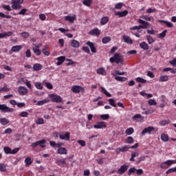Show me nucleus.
<instances>
[{
  "instance_id": "052dcab7",
  "label": "nucleus",
  "mask_w": 176,
  "mask_h": 176,
  "mask_svg": "<svg viewBox=\"0 0 176 176\" xmlns=\"http://www.w3.org/2000/svg\"><path fill=\"white\" fill-rule=\"evenodd\" d=\"M116 9L120 10L123 8V3H118L115 5Z\"/></svg>"
},
{
  "instance_id": "a18cd8bd",
  "label": "nucleus",
  "mask_w": 176,
  "mask_h": 176,
  "mask_svg": "<svg viewBox=\"0 0 176 176\" xmlns=\"http://www.w3.org/2000/svg\"><path fill=\"white\" fill-rule=\"evenodd\" d=\"M116 80H118V82H126L127 80V78L122 77V76H116L115 77Z\"/></svg>"
},
{
  "instance_id": "f03ea898",
  "label": "nucleus",
  "mask_w": 176,
  "mask_h": 176,
  "mask_svg": "<svg viewBox=\"0 0 176 176\" xmlns=\"http://www.w3.org/2000/svg\"><path fill=\"white\" fill-rule=\"evenodd\" d=\"M24 2V0H12V8L14 10L21 9V3Z\"/></svg>"
},
{
  "instance_id": "a878e982",
  "label": "nucleus",
  "mask_w": 176,
  "mask_h": 176,
  "mask_svg": "<svg viewBox=\"0 0 176 176\" xmlns=\"http://www.w3.org/2000/svg\"><path fill=\"white\" fill-rule=\"evenodd\" d=\"M58 63H56V65H61L65 61V56H61L56 58Z\"/></svg>"
},
{
  "instance_id": "49530a36",
  "label": "nucleus",
  "mask_w": 176,
  "mask_h": 176,
  "mask_svg": "<svg viewBox=\"0 0 176 176\" xmlns=\"http://www.w3.org/2000/svg\"><path fill=\"white\" fill-rule=\"evenodd\" d=\"M126 144H133L134 142V138L131 136H129L126 140H125Z\"/></svg>"
},
{
  "instance_id": "412c9836",
  "label": "nucleus",
  "mask_w": 176,
  "mask_h": 176,
  "mask_svg": "<svg viewBox=\"0 0 176 176\" xmlns=\"http://www.w3.org/2000/svg\"><path fill=\"white\" fill-rule=\"evenodd\" d=\"M96 73L98 75H102L103 76H105V75H107V70H105V68L104 67H100L97 69Z\"/></svg>"
},
{
  "instance_id": "39448f33",
  "label": "nucleus",
  "mask_w": 176,
  "mask_h": 176,
  "mask_svg": "<svg viewBox=\"0 0 176 176\" xmlns=\"http://www.w3.org/2000/svg\"><path fill=\"white\" fill-rule=\"evenodd\" d=\"M72 91L74 94H78V93H85V88L79 85H74L72 87Z\"/></svg>"
},
{
  "instance_id": "79ce46f5",
  "label": "nucleus",
  "mask_w": 176,
  "mask_h": 176,
  "mask_svg": "<svg viewBox=\"0 0 176 176\" xmlns=\"http://www.w3.org/2000/svg\"><path fill=\"white\" fill-rule=\"evenodd\" d=\"M3 151L6 155H12V148L9 146H5Z\"/></svg>"
},
{
  "instance_id": "e2e57ef3",
  "label": "nucleus",
  "mask_w": 176,
  "mask_h": 176,
  "mask_svg": "<svg viewBox=\"0 0 176 176\" xmlns=\"http://www.w3.org/2000/svg\"><path fill=\"white\" fill-rule=\"evenodd\" d=\"M32 54H31V50L30 49H28L25 52V56L28 58H30V57H31Z\"/></svg>"
},
{
  "instance_id": "69168bd1",
  "label": "nucleus",
  "mask_w": 176,
  "mask_h": 176,
  "mask_svg": "<svg viewBox=\"0 0 176 176\" xmlns=\"http://www.w3.org/2000/svg\"><path fill=\"white\" fill-rule=\"evenodd\" d=\"M112 75L114 76H116V75H124V72H120L119 70H116Z\"/></svg>"
},
{
  "instance_id": "2f4dec72",
  "label": "nucleus",
  "mask_w": 176,
  "mask_h": 176,
  "mask_svg": "<svg viewBox=\"0 0 176 176\" xmlns=\"http://www.w3.org/2000/svg\"><path fill=\"white\" fill-rule=\"evenodd\" d=\"M22 47L21 45H14L11 48L12 52L14 53H17V52H20L21 50Z\"/></svg>"
},
{
  "instance_id": "c03bdc74",
  "label": "nucleus",
  "mask_w": 176,
  "mask_h": 176,
  "mask_svg": "<svg viewBox=\"0 0 176 176\" xmlns=\"http://www.w3.org/2000/svg\"><path fill=\"white\" fill-rule=\"evenodd\" d=\"M161 140L164 142H167L168 141V135L166 133H163L161 135Z\"/></svg>"
},
{
  "instance_id": "f257e3e1",
  "label": "nucleus",
  "mask_w": 176,
  "mask_h": 176,
  "mask_svg": "<svg viewBox=\"0 0 176 176\" xmlns=\"http://www.w3.org/2000/svg\"><path fill=\"white\" fill-rule=\"evenodd\" d=\"M110 63H116V64H122L123 59L122 58V56L120 54H115L114 56L110 58Z\"/></svg>"
},
{
  "instance_id": "6e6552de",
  "label": "nucleus",
  "mask_w": 176,
  "mask_h": 176,
  "mask_svg": "<svg viewBox=\"0 0 176 176\" xmlns=\"http://www.w3.org/2000/svg\"><path fill=\"white\" fill-rule=\"evenodd\" d=\"M152 131H155V127L148 126V127L144 128L142 131V135H145V134H151Z\"/></svg>"
},
{
  "instance_id": "3c124183",
  "label": "nucleus",
  "mask_w": 176,
  "mask_h": 176,
  "mask_svg": "<svg viewBox=\"0 0 176 176\" xmlns=\"http://www.w3.org/2000/svg\"><path fill=\"white\" fill-rule=\"evenodd\" d=\"M109 102L111 107L116 108L117 105H116V103L115 102V100H113V98L109 99Z\"/></svg>"
},
{
  "instance_id": "7c9ffc66",
  "label": "nucleus",
  "mask_w": 176,
  "mask_h": 176,
  "mask_svg": "<svg viewBox=\"0 0 176 176\" xmlns=\"http://www.w3.org/2000/svg\"><path fill=\"white\" fill-rule=\"evenodd\" d=\"M93 4V0H83L82 1V5L85 6H87V8H90L91 5Z\"/></svg>"
},
{
  "instance_id": "cd10ccee",
  "label": "nucleus",
  "mask_w": 176,
  "mask_h": 176,
  "mask_svg": "<svg viewBox=\"0 0 176 176\" xmlns=\"http://www.w3.org/2000/svg\"><path fill=\"white\" fill-rule=\"evenodd\" d=\"M0 123L2 126H6V124H9V123H10V121L6 118H1L0 119Z\"/></svg>"
},
{
  "instance_id": "4d7b16f0",
  "label": "nucleus",
  "mask_w": 176,
  "mask_h": 176,
  "mask_svg": "<svg viewBox=\"0 0 176 176\" xmlns=\"http://www.w3.org/2000/svg\"><path fill=\"white\" fill-rule=\"evenodd\" d=\"M0 17H1L2 19H12V16L10 15H6L5 14H3V12H0Z\"/></svg>"
},
{
  "instance_id": "e433bc0d",
  "label": "nucleus",
  "mask_w": 176,
  "mask_h": 176,
  "mask_svg": "<svg viewBox=\"0 0 176 176\" xmlns=\"http://www.w3.org/2000/svg\"><path fill=\"white\" fill-rule=\"evenodd\" d=\"M109 42H111V36H106L102 39V43H103V45H107V43H109Z\"/></svg>"
},
{
  "instance_id": "09e8293b",
  "label": "nucleus",
  "mask_w": 176,
  "mask_h": 176,
  "mask_svg": "<svg viewBox=\"0 0 176 176\" xmlns=\"http://www.w3.org/2000/svg\"><path fill=\"white\" fill-rule=\"evenodd\" d=\"M168 80V76L166 75L161 76L160 77V82H167Z\"/></svg>"
},
{
  "instance_id": "9d476101",
  "label": "nucleus",
  "mask_w": 176,
  "mask_h": 176,
  "mask_svg": "<svg viewBox=\"0 0 176 176\" xmlns=\"http://www.w3.org/2000/svg\"><path fill=\"white\" fill-rule=\"evenodd\" d=\"M138 21L139 24H142L141 27H142V29H143V30H146L148 28V27H149V25H151V23H149V22H146L141 19H139Z\"/></svg>"
},
{
  "instance_id": "c9c22d12",
  "label": "nucleus",
  "mask_w": 176,
  "mask_h": 176,
  "mask_svg": "<svg viewBox=\"0 0 176 176\" xmlns=\"http://www.w3.org/2000/svg\"><path fill=\"white\" fill-rule=\"evenodd\" d=\"M34 71H41L42 69V65L39 63H36L33 65Z\"/></svg>"
},
{
  "instance_id": "aec40b11",
  "label": "nucleus",
  "mask_w": 176,
  "mask_h": 176,
  "mask_svg": "<svg viewBox=\"0 0 176 176\" xmlns=\"http://www.w3.org/2000/svg\"><path fill=\"white\" fill-rule=\"evenodd\" d=\"M122 39H124L125 43H128V45H133V40L131 39V38H130V36L123 35Z\"/></svg>"
},
{
  "instance_id": "4468645a",
  "label": "nucleus",
  "mask_w": 176,
  "mask_h": 176,
  "mask_svg": "<svg viewBox=\"0 0 176 176\" xmlns=\"http://www.w3.org/2000/svg\"><path fill=\"white\" fill-rule=\"evenodd\" d=\"M100 34L101 30H100L98 28H94L89 32V35L94 36H100Z\"/></svg>"
},
{
  "instance_id": "de8ad7c7",
  "label": "nucleus",
  "mask_w": 176,
  "mask_h": 176,
  "mask_svg": "<svg viewBox=\"0 0 176 176\" xmlns=\"http://www.w3.org/2000/svg\"><path fill=\"white\" fill-rule=\"evenodd\" d=\"M135 81L138 82V83H146V80H145L141 77L136 78Z\"/></svg>"
},
{
  "instance_id": "ea45409f",
  "label": "nucleus",
  "mask_w": 176,
  "mask_h": 176,
  "mask_svg": "<svg viewBox=\"0 0 176 176\" xmlns=\"http://www.w3.org/2000/svg\"><path fill=\"white\" fill-rule=\"evenodd\" d=\"M146 39L148 45H152V43H155V38H152L151 35L146 36Z\"/></svg>"
},
{
  "instance_id": "4be33fe9",
  "label": "nucleus",
  "mask_w": 176,
  "mask_h": 176,
  "mask_svg": "<svg viewBox=\"0 0 176 176\" xmlns=\"http://www.w3.org/2000/svg\"><path fill=\"white\" fill-rule=\"evenodd\" d=\"M57 153H58V155H67L68 151L65 147H60L57 149Z\"/></svg>"
},
{
  "instance_id": "13d9d810",
  "label": "nucleus",
  "mask_w": 176,
  "mask_h": 176,
  "mask_svg": "<svg viewBox=\"0 0 176 176\" xmlns=\"http://www.w3.org/2000/svg\"><path fill=\"white\" fill-rule=\"evenodd\" d=\"M144 160H145V156H141L138 157L136 162V164H140V163H141V162H144Z\"/></svg>"
},
{
  "instance_id": "0e129e2a",
  "label": "nucleus",
  "mask_w": 176,
  "mask_h": 176,
  "mask_svg": "<svg viewBox=\"0 0 176 176\" xmlns=\"http://www.w3.org/2000/svg\"><path fill=\"white\" fill-rule=\"evenodd\" d=\"M36 124H43V123H45V120H43V118H38L36 121Z\"/></svg>"
},
{
  "instance_id": "680f3d73",
  "label": "nucleus",
  "mask_w": 176,
  "mask_h": 176,
  "mask_svg": "<svg viewBox=\"0 0 176 176\" xmlns=\"http://www.w3.org/2000/svg\"><path fill=\"white\" fill-rule=\"evenodd\" d=\"M100 119L102 120H107V119H109V114H102L100 116Z\"/></svg>"
},
{
  "instance_id": "423d86ee",
  "label": "nucleus",
  "mask_w": 176,
  "mask_h": 176,
  "mask_svg": "<svg viewBox=\"0 0 176 176\" xmlns=\"http://www.w3.org/2000/svg\"><path fill=\"white\" fill-rule=\"evenodd\" d=\"M173 166V161L172 160H168L160 164V168H164V170H167L169 167Z\"/></svg>"
},
{
  "instance_id": "58836bf2",
  "label": "nucleus",
  "mask_w": 176,
  "mask_h": 176,
  "mask_svg": "<svg viewBox=\"0 0 176 176\" xmlns=\"http://www.w3.org/2000/svg\"><path fill=\"white\" fill-rule=\"evenodd\" d=\"M133 133H134V128L133 127L128 128L125 131V134H126V135H131V134H133Z\"/></svg>"
},
{
  "instance_id": "f8f14e48",
  "label": "nucleus",
  "mask_w": 176,
  "mask_h": 176,
  "mask_svg": "<svg viewBox=\"0 0 176 176\" xmlns=\"http://www.w3.org/2000/svg\"><path fill=\"white\" fill-rule=\"evenodd\" d=\"M59 138L64 141H69L71 138V133H69V132H66L65 134H60L59 135Z\"/></svg>"
},
{
  "instance_id": "c85d7f7f",
  "label": "nucleus",
  "mask_w": 176,
  "mask_h": 176,
  "mask_svg": "<svg viewBox=\"0 0 176 176\" xmlns=\"http://www.w3.org/2000/svg\"><path fill=\"white\" fill-rule=\"evenodd\" d=\"M158 22L159 23H164V24H166V25H167V27L168 28H173V27H174V25L171 22H169V21H167L158 20Z\"/></svg>"
},
{
  "instance_id": "a19ab883",
  "label": "nucleus",
  "mask_w": 176,
  "mask_h": 176,
  "mask_svg": "<svg viewBox=\"0 0 176 176\" xmlns=\"http://www.w3.org/2000/svg\"><path fill=\"white\" fill-rule=\"evenodd\" d=\"M0 171L1 173H6L7 169H6V164L3 163L0 164Z\"/></svg>"
},
{
  "instance_id": "0eeeda50",
  "label": "nucleus",
  "mask_w": 176,
  "mask_h": 176,
  "mask_svg": "<svg viewBox=\"0 0 176 176\" xmlns=\"http://www.w3.org/2000/svg\"><path fill=\"white\" fill-rule=\"evenodd\" d=\"M0 111L4 113L13 112L14 111L13 109L7 107L6 104H0Z\"/></svg>"
},
{
  "instance_id": "c756f323",
  "label": "nucleus",
  "mask_w": 176,
  "mask_h": 176,
  "mask_svg": "<svg viewBox=\"0 0 176 176\" xmlns=\"http://www.w3.org/2000/svg\"><path fill=\"white\" fill-rule=\"evenodd\" d=\"M109 21V18H108V16H104L101 19L100 24V25H105V24H107V23H108Z\"/></svg>"
},
{
  "instance_id": "393cba45",
  "label": "nucleus",
  "mask_w": 176,
  "mask_h": 176,
  "mask_svg": "<svg viewBox=\"0 0 176 176\" xmlns=\"http://www.w3.org/2000/svg\"><path fill=\"white\" fill-rule=\"evenodd\" d=\"M13 35V32H5L3 33H0V39L2 38H6V36H12Z\"/></svg>"
},
{
  "instance_id": "f3484780",
  "label": "nucleus",
  "mask_w": 176,
  "mask_h": 176,
  "mask_svg": "<svg viewBox=\"0 0 176 176\" xmlns=\"http://www.w3.org/2000/svg\"><path fill=\"white\" fill-rule=\"evenodd\" d=\"M127 14H129V11H127L126 10H124V11H118L117 12L115 13V16H118V17H126V16H127Z\"/></svg>"
},
{
  "instance_id": "4c0bfd02",
  "label": "nucleus",
  "mask_w": 176,
  "mask_h": 176,
  "mask_svg": "<svg viewBox=\"0 0 176 176\" xmlns=\"http://www.w3.org/2000/svg\"><path fill=\"white\" fill-rule=\"evenodd\" d=\"M100 89H101L102 93H104L105 96H107V97H112V94L108 92V91H107V89L104 87H101Z\"/></svg>"
},
{
  "instance_id": "f704fd0d",
  "label": "nucleus",
  "mask_w": 176,
  "mask_h": 176,
  "mask_svg": "<svg viewBox=\"0 0 176 176\" xmlns=\"http://www.w3.org/2000/svg\"><path fill=\"white\" fill-rule=\"evenodd\" d=\"M80 46V43H79V41L74 39L71 42V47H79Z\"/></svg>"
},
{
  "instance_id": "864d4df0",
  "label": "nucleus",
  "mask_w": 176,
  "mask_h": 176,
  "mask_svg": "<svg viewBox=\"0 0 176 176\" xmlns=\"http://www.w3.org/2000/svg\"><path fill=\"white\" fill-rule=\"evenodd\" d=\"M160 124L161 126H166V124H170V120H162Z\"/></svg>"
},
{
  "instance_id": "473e14b6",
  "label": "nucleus",
  "mask_w": 176,
  "mask_h": 176,
  "mask_svg": "<svg viewBox=\"0 0 176 176\" xmlns=\"http://www.w3.org/2000/svg\"><path fill=\"white\" fill-rule=\"evenodd\" d=\"M33 52L36 56H41L42 54V52L39 50L38 47H33Z\"/></svg>"
},
{
  "instance_id": "72a5a7b5",
  "label": "nucleus",
  "mask_w": 176,
  "mask_h": 176,
  "mask_svg": "<svg viewBox=\"0 0 176 176\" xmlns=\"http://www.w3.org/2000/svg\"><path fill=\"white\" fill-rule=\"evenodd\" d=\"M25 163L26 167L31 166L32 164V160H31V157H27L25 159Z\"/></svg>"
},
{
  "instance_id": "9b49d317",
  "label": "nucleus",
  "mask_w": 176,
  "mask_h": 176,
  "mask_svg": "<svg viewBox=\"0 0 176 176\" xmlns=\"http://www.w3.org/2000/svg\"><path fill=\"white\" fill-rule=\"evenodd\" d=\"M65 20L66 21H69L71 24L75 23V20H76V15L73 14L72 16L68 15L65 16Z\"/></svg>"
},
{
  "instance_id": "ddd939ff",
  "label": "nucleus",
  "mask_w": 176,
  "mask_h": 176,
  "mask_svg": "<svg viewBox=\"0 0 176 176\" xmlns=\"http://www.w3.org/2000/svg\"><path fill=\"white\" fill-rule=\"evenodd\" d=\"M107 127V123L104 121L98 122L94 126V129H105Z\"/></svg>"
},
{
  "instance_id": "6ab92c4d",
  "label": "nucleus",
  "mask_w": 176,
  "mask_h": 176,
  "mask_svg": "<svg viewBox=\"0 0 176 176\" xmlns=\"http://www.w3.org/2000/svg\"><path fill=\"white\" fill-rule=\"evenodd\" d=\"M140 155V152L138 151H132L131 153V158L129 159L130 162H135V157H138Z\"/></svg>"
},
{
  "instance_id": "bb28decb",
  "label": "nucleus",
  "mask_w": 176,
  "mask_h": 176,
  "mask_svg": "<svg viewBox=\"0 0 176 176\" xmlns=\"http://www.w3.org/2000/svg\"><path fill=\"white\" fill-rule=\"evenodd\" d=\"M57 166H60V167H63V166H65V159H59L56 161Z\"/></svg>"
},
{
  "instance_id": "5fc2aeb1",
  "label": "nucleus",
  "mask_w": 176,
  "mask_h": 176,
  "mask_svg": "<svg viewBox=\"0 0 176 176\" xmlns=\"http://www.w3.org/2000/svg\"><path fill=\"white\" fill-rule=\"evenodd\" d=\"M66 61H68L69 63H66V65L67 67H69V65H74V64H76L72 59H66Z\"/></svg>"
},
{
  "instance_id": "dca6fc26",
  "label": "nucleus",
  "mask_w": 176,
  "mask_h": 176,
  "mask_svg": "<svg viewBox=\"0 0 176 176\" xmlns=\"http://www.w3.org/2000/svg\"><path fill=\"white\" fill-rule=\"evenodd\" d=\"M129 170V166L127 165H122L120 166V168L118 170V173L120 175L124 174L126 173V170Z\"/></svg>"
},
{
  "instance_id": "5701e85b",
  "label": "nucleus",
  "mask_w": 176,
  "mask_h": 176,
  "mask_svg": "<svg viewBox=\"0 0 176 176\" xmlns=\"http://www.w3.org/2000/svg\"><path fill=\"white\" fill-rule=\"evenodd\" d=\"M133 120L135 122H142L144 120V117L141 114H135L133 116Z\"/></svg>"
},
{
  "instance_id": "603ef678",
  "label": "nucleus",
  "mask_w": 176,
  "mask_h": 176,
  "mask_svg": "<svg viewBox=\"0 0 176 176\" xmlns=\"http://www.w3.org/2000/svg\"><path fill=\"white\" fill-rule=\"evenodd\" d=\"M171 173H176V166L173 168H169L166 172V174H171Z\"/></svg>"
},
{
  "instance_id": "20e7f679",
  "label": "nucleus",
  "mask_w": 176,
  "mask_h": 176,
  "mask_svg": "<svg viewBox=\"0 0 176 176\" xmlns=\"http://www.w3.org/2000/svg\"><path fill=\"white\" fill-rule=\"evenodd\" d=\"M49 98H51L52 102H63V98L57 94H50Z\"/></svg>"
},
{
  "instance_id": "2eb2a0df",
  "label": "nucleus",
  "mask_w": 176,
  "mask_h": 176,
  "mask_svg": "<svg viewBox=\"0 0 176 176\" xmlns=\"http://www.w3.org/2000/svg\"><path fill=\"white\" fill-rule=\"evenodd\" d=\"M18 92L20 96H25L28 93V89L25 87H19L18 89Z\"/></svg>"
},
{
  "instance_id": "b1692460",
  "label": "nucleus",
  "mask_w": 176,
  "mask_h": 176,
  "mask_svg": "<svg viewBox=\"0 0 176 176\" xmlns=\"http://www.w3.org/2000/svg\"><path fill=\"white\" fill-rule=\"evenodd\" d=\"M140 47L141 49H143V50H149V45L145 41H143L140 43Z\"/></svg>"
},
{
  "instance_id": "bf43d9fd",
  "label": "nucleus",
  "mask_w": 176,
  "mask_h": 176,
  "mask_svg": "<svg viewBox=\"0 0 176 176\" xmlns=\"http://www.w3.org/2000/svg\"><path fill=\"white\" fill-rule=\"evenodd\" d=\"M167 33V30H165L162 32H161L159 35V37L163 39V38H166V34Z\"/></svg>"
},
{
  "instance_id": "6e6d98bb",
  "label": "nucleus",
  "mask_w": 176,
  "mask_h": 176,
  "mask_svg": "<svg viewBox=\"0 0 176 176\" xmlns=\"http://www.w3.org/2000/svg\"><path fill=\"white\" fill-rule=\"evenodd\" d=\"M10 89L8 88V86L5 85L3 87H0V93L2 91H10Z\"/></svg>"
},
{
  "instance_id": "37998d69",
  "label": "nucleus",
  "mask_w": 176,
  "mask_h": 176,
  "mask_svg": "<svg viewBox=\"0 0 176 176\" xmlns=\"http://www.w3.org/2000/svg\"><path fill=\"white\" fill-rule=\"evenodd\" d=\"M50 101V100L49 99H45V100H39L38 102H37V105H43L45 104H47V102H49Z\"/></svg>"
},
{
  "instance_id": "338daca9",
  "label": "nucleus",
  "mask_w": 176,
  "mask_h": 176,
  "mask_svg": "<svg viewBox=\"0 0 176 176\" xmlns=\"http://www.w3.org/2000/svg\"><path fill=\"white\" fill-rule=\"evenodd\" d=\"M77 142L78 144H80L81 146H86V142L85 140H78Z\"/></svg>"
},
{
  "instance_id": "8fccbe9b",
  "label": "nucleus",
  "mask_w": 176,
  "mask_h": 176,
  "mask_svg": "<svg viewBox=\"0 0 176 176\" xmlns=\"http://www.w3.org/2000/svg\"><path fill=\"white\" fill-rule=\"evenodd\" d=\"M35 87L38 89V90H42V89H43V85L41 82H35Z\"/></svg>"
},
{
  "instance_id": "774afa93",
  "label": "nucleus",
  "mask_w": 176,
  "mask_h": 176,
  "mask_svg": "<svg viewBox=\"0 0 176 176\" xmlns=\"http://www.w3.org/2000/svg\"><path fill=\"white\" fill-rule=\"evenodd\" d=\"M149 105H156L157 103L156 102V100H153V99H150L148 101Z\"/></svg>"
},
{
  "instance_id": "1a4fd4ad",
  "label": "nucleus",
  "mask_w": 176,
  "mask_h": 176,
  "mask_svg": "<svg viewBox=\"0 0 176 176\" xmlns=\"http://www.w3.org/2000/svg\"><path fill=\"white\" fill-rule=\"evenodd\" d=\"M129 149H130V146H127V145H124L122 147H118L116 149V153H117V155H119L120 153V152H127L129 151Z\"/></svg>"
},
{
  "instance_id": "7ed1b4c3",
  "label": "nucleus",
  "mask_w": 176,
  "mask_h": 176,
  "mask_svg": "<svg viewBox=\"0 0 176 176\" xmlns=\"http://www.w3.org/2000/svg\"><path fill=\"white\" fill-rule=\"evenodd\" d=\"M46 140L43 139L41 140H38L37 142H35L34 143H32L31 146L32 148H36V146H40L41 148H45L46 145Z\"/></svg>"
},
{
  "instance_id": "a211bd4d",
  "label": "nucleus",
  "mask_w": 176,
  "mask_h": 176,
  "mask_svg": "<svg viewBox=\"0 0 176 176\" xmlns=\"http://www.w3.org/2000/svg\"><path fill=\"white\" fill-rule=\"evenodd\" d=\"M86 45H87V46H89L90 47L91 52L92 53H97V48H96V46H94V43L87 41L86 43Z\"/></svg>"
}]
</instances>
